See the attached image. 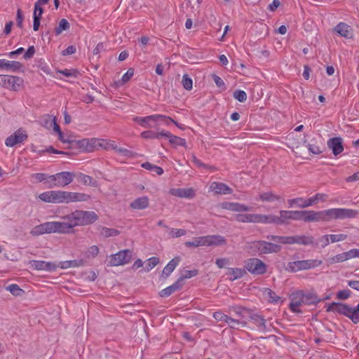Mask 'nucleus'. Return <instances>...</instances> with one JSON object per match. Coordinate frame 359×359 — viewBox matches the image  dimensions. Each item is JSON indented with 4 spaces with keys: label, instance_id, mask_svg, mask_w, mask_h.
Here are the masks:
<instances>
[{
    "label": "nucleus",
    "instance_id": "63",
    "mask_svg": "<svg viewBox=\"0 0 359 359\" xmlns=\"http://www.w3.org/2000/svg\"><path fill=\"white\" fill-rule=\"evenodd\" d=\"M313 210H304V220L306 222H313Z\"/></svg>",
    "mask_w": 359,
    "mask_h": 359
},
{
    "label": "nucleus",
    "instance_id": "14",
    "mask_svg": "<svg viewBox=\"0 0 359 359\" xmlns=\"http://www.w3.org/2000/svg\"><path fill=\"white\" fill-rule=\"evenodd\" d=\"M290 309L294 313H301L300 306L305 304L304 293L302 291H296L290 297Z\"/></svg>",
    "mask_w": 359,
    "mask_h": 359
},
{
    "label": "nucleus",
    "instance_id": "58",
    "mask_svg": "<svg viewBox=\"0 0 359 359\" xmlns=\"http://www.w3.org/2000/svg\"><path fill=\"white\" fill-rule=\"evenodd\" d=\"M78 181L86 185H88L91 184L92 178L88 175L80 173L78 176Z\"/></svg>",
    "mask_w": 359,
    "mask_h": 359
},
{
    "label": "nucleus",
    "instance_id": "50",
    "mask_svg": "<svg viewBox=\"0 0 359 359\" xmlns=\"http://www.w3.org/2000/svg\"><path fill=\"white\" fill-rule=\"evenodd\" d=\"M170 142L178 145V146H183L184 147L186 145V140L183 138H181L180 137L175 136L172 135L170 136V138L169 140Z\"/></svg>",
    "mask_w": 359,
    "mask_h": 359
},
{
    "label": "nucleus",
    "instance_id": "49",
    "mask_svg": "<svg viewBox=\"0 0 359 359\" xmlns=\"http://www.w3.org/2000/svg\"><path fill=\"white\" fill-rule=\"evenodd\" d=\"M233 96L241 102H243L247 100V94L244 90H236L233 92Z\"/></svg>",
    "mask_w": 359,
    "mask_h": 359
},
{
    "label": "nucleus",
    "instance_id": "46",
    "mask_svg": "<svg viewBox=\"0 0 359 359\" xmlns=\"http://www.w3.org/2000/svg\"><path fill=\"white\" fill-rule=\"evenodd\" d=\"M228 310L229 312L232 311L238 317H243L244 312L246 311V309L239 305H232L229 306Z\"/></svg>",
    "mask_w": 359,
    "mask_h": 359
},
{
    "label": "nucleus",
    "instance_id": "16",
    "mask_svg": "<svg viewBox=\"0 0 359 359\" xmlns=\"http://www.w3.org/2000/svg\"><path fill=\"white\" fill-rule=\"evenodd\" d=\"M27 137V133L22 128H20L6 139L5 144L8 147H15L25 141Z\"/></svg>",
    "mask_w": 359,
    "mask_h": 359
},
{
    "label": "nucleus",
    "instance_id": "27",
    "mask_svg": "<svg viewBox=\"0 0 359 359\" xmlns=\"http://www.w3.org/2000/svg\"><path fill=\"white\" fill-rule=\"evenodd\" d=\"M245 271L241 268H229L226 272V276L230 280H235L242 278L245 274Z\"/></svg>",
    "mask_w": 359,
    "mask_h": 359
},
{
    "label": "nucleus",
    "instance_id": "44",
    "mask_svg": "<svg viewBox=\"0 0 359 359\" xmlns=\"http://www.w3.org/2000/svg\"><path fill=\"white\" fill-rule=\"evenodd\" d=\"M6 289L15 296H20L22 294V293H24L23 290L21 289L17 284H11L7 286Z\"/></svg>",
    "mask_w": 359,
    "mask_h": 359
},
{
    "label": "nucleus",
    "instance_id": "20",
    "mask_svg": "<svg viewBox=\"0 0 359 359\" xmlns=\"http://www.w3.org/2000/svg\"><path fill=\"white\" fill-rule=\"evenodd\" d=\"M222 209L231 210L233 212H248L251 209L249 206L239 203L223 202L220 204Z\"/></svg>",
    "mask_w": 359,
    "mask_h": 359
},
{
    "label": "nucleus",
    "instance_id": "61",
    "mask_svg": "<svg viewBox=\"0 0 359 359\" xmlns=\"http://www.w3.org/2000/svg\"><path fill=\"white\" fill-rule=\"evenodd\" d=\"M43 13V10L42 7L39 6L38 5H34L33 19H35V18H36L39 20H41Z\"/></svg>",
    "mask_w": 359,
    "mask_h": 359
},
{
    "label": "nucleus",
    "instance_id": "30",
    "mask_svg": "<svg viewBox=\"0 0 359 359\" xmlns=\"http://www.w3.org/2000/svg\"><path fill=\"white\" fill-rule=\"evenodd\" d=\"M294 240V244L311 245L314 243V238L312 236L296 235Z\"/></svg>",
    "mask_w": 359,
    "mask_h": 359
},
{
    "label": "nucleus",
    "instance_id": "32",
    "mask_svg": "<svg viewBox=\"0 0 359 359\" xmlns=\"http://www.w3.org/2000/svg\"><path fill=\"white\" fill-rule=\"evenodd\" d=\"M180 259L179 257H175L171 259L167 265L164 267L163 270L162 275L165 277L169 276L171 273L175 270L176 266L179 264Z\"/></svg>",
    "mask_w": 359,
    "mask_h": 359
},
{
    "label": "nucleus",
    "instance_id": "26",
    "mask_svg": "<svg viewBox=\"0 0 359 359\" xmlns=\"http://www.w3.org/2000/svg\"><path fill=\"white\" fill-rule=\"evenodd\" d=\"M257 223L278 225V215L257 214Z\"/></svg>",
    "mask_w": 359,
    "mask_h": 359
},
{
    "label": "nucleus",
    "instance_id": "36",
    "mask_svg": "<svg viewBox=\"0 0 359 359\" xmlns=\"http://www.w3.org/2000/svg\"><path fill=\"white\" fill-rule=\"evenodd\" d=\"M328 198L326 194L318 193L307 199L308 207L312 206L318 202H324Z\"/></svg>",
    "mask_w": 359,
    "mask_h": 359
},
{
    "label": "nucleus",
    "instance_id": "19",
    "mask_svg": "<svg viewBox=\"0 0 359 359\" xmlns=\"http://www.w3.org/2000/svg\"><path fill=\"white\" fill-rule=\"evenodd\" d=\"M169 193L179 198H184L188 199H191L195 197L196 191L193 188H177V189H171L169 191Z\"/></svg>",
    "mask_w": 359,
    "mask_h": 359
},
{
    "label": "nucleus",
    "instance_id": "4",
    "mask_svg": "<svg viewBox=\"0 0 359 359\" xmlns=\"http://www.w3.org/2000/svg\"><path fill=\"white\" fill-rule=\"evenodd\" d=\"M327 311H334L343 314L350 318L351 321L357 324L359 323V304L354 308L340 302H332L329 304Z\"/></svg>",
    "mask_w": 359,
    "mask_h": 359
},
{
    "label": "nucleus",
    "instance_id": "56",
    "mask_svg": "<svg viewBox=\"0 0 359 359\" xmlns=\"http://www.w3.org/2000/svg\"><path fill=\"white\" fill-rule=\"evenodd\" d=\"M60 73L65 76L67 77H76L79 74V72L76 69H65L63 70L60 71Z\"/></svg>",
    "mask_w": 359,
    "mask_h": 359
},
{
    "label": "nucleus",
    "instance_id": "55",
    "mask_svg": "<svg viewBox=\"0 0 359 359\" xmlns=\"http://www.w3.org/2000/svg\"><path fill=\"white\" fill-rule=\"evenodd\" d=\"M212 316L217 321H224L225 323L227 322L228 318L229 317V316L224 314L220 311H215L213 313Z\"/></svg>",
    "mask_w": 359,
    "mask_h": 359
},
{
    "label": "nucleus",
    "instance_id": "48",
    "mask_svg": "<svg viewBox=\"0 0 359 359\" xmlns=\"http://www.w3.org/2000/svg\"><path fill=\"white\" fill-rule=\"evenodd\" d=\"M230 327L236 329L238 328L239 325L242 327L245 326L246 323L243 321H241L237 319L232 318L229 317L227 322L226 323Z\"/></svg>",
    "mask_w": 359,
    "mask_h": 359
},
{
    "label": "nucleus",
    "instance_id": "47",
    "mask_svg": "<svg viewBox=\"0 0 359 359\" xmlns=\"http://www.w3.org/2000/svg\"><path fill=\"white\" fill-rule=\"evenodd\" d=\"M182 84L184 88L187 90H190L193 88L192 79L187 74H184L182 76Z\"/></svg>",
    "mask_w": 359,
    "mask_h": 359
},
{
    "label": "nucleus",
    "instance_id": "1",
    "mask_svg": "<svg viewBox=\"0 0 359 359\" xmlns=\"http://www.w3.org/2000/svg\"><path fill=\"white\" fill-rule=\"evenodd\" d=\"M64 222H57L60 233H67L78 226H86L94 223L98 218L93 211L75 210L61 217Z\"/></svg>",
    "mask_w": 359,
    "mask_h": 359
},
{
    "label": "nucleus",
    "instance_id": "12",
    "mask_svg": "<svg viewBox=\"0 0 359 359\" xmlns=\"http://www.w3.org/2000/svg\"><path fill=\"white\" fill-rule=\"evenodd\" d=\"M252 246L256 248L257 251L261 254L278 252L281 249L280 245L264 241H255L252 243Z\"/></svg>",
    "mask_w": 359,
    "mask_h": 359
},
{
    "label": "nucleus",
    "instance_id": "53",
    "mask_svg": "<svg viewBox=\"0 0 359 359\" xmlns=\"http://www.w3.org/2000/svg\"><path fill=\"white\" fill-rule=\"evenodd\" d=\"M348 236L346 234L340 233V234H330V242L331 243H337L339 241H343L347 238Z\"/></svg>",
    "mask_w": 359,
    "mask_h": 359
},
{
    "label": "nucleus",
    "instance_id": "2",
    "mask_svg": "<svg viewBox=\"0 0 359 359\" xmlns=\"http://www.w3.org/2000/svg\"><path fill=\"white\" fill-rule=\"evenodd\" d=\"M358 212L348 208H330L320 211H313V222H328L332 219L354 218Z\"/></svg>",
    "mask_w": 359,
    "mask_h": 359
},
{
    "label": "nucleus",
    "instance_id": "10",
    "mask_svg": "<svg viewBox=\"0 0 359 359\" xmlns=\"http://www.w3.org/2000/svg\"><path fill=\"white\" fill-rule=\"evenodd\" d=\"M31 234L33 236H39L44 233H60V230L57 221L46 222L39 225L34 226L32 231Z\"/></svg>",
    "mask_w": 359,
    "mask_h": 359
},
{
    "label": "nucleus",
    "instance_id": "40",
    "mask_svg": "<svg viewBox=\"0 0 359 359\" xmlns=\"http://www.w3.org/2000/svg\"><path fill=\"white\" fill-rule=\"evenodd\" d=\"M109 142H111L113 143V145L112 146H110L108 147V149H113L116 152L124 156H132V151L127 149H125V148H119L118 147V146L116 145V142L114 141H112V140H109Z\"/></svg>",
    "mask_w": 359,
    "mask_h": 359
},
{
    "label": "nucleus",
    "instance_id": "24",
    "mask_svg": "<svg viewBox=\"0 0 359 359\" xmlns=\"http://www.w3.org/2000/svg\"><path fill=\"white\" fill-rule=\"evenodd\" d=\"M22 67V64L18 61H10L5 59L0 60V69L15 72Z\"/></svg>",
    "mask_w": 359,
    "mask_h": 359
},
{
    "label": "nucleus",
    "instance_id": "18",
    "mask_svg": "<svg viewBox=\"0 0 359 359\" xmlns=\"http://www.w3.org/2000/svg\"><path fill=\"white\" fill-rule=\"evenodd\" d=\"M334 32L337 33L340 36L348 39H353L354 35L353 28L345 22H339L337 24L334 28Z\"/></svg>",
    "mask_w": 359,
    "mask_h": 359
},
{
    "label": "nucleus",
    "instance_id": "6",
    "mask_svg": "<svg viewBox=\"0 0 359 359\" xmlns=\"http://www.w3.org/2000/svg\"><path fill=\"white\" fill-rule=\"evenodd\" d=\"M321 264L322 261L318 259L294 261L287 264L286 269L290 272H297L317 267Z\"/></svg>",
    "mask_w": 359,
    "mask_h": 359
},
{
    "label": "nucleus",
    "instance_id": "64",
    "mask_svg": "<svg viewBox=\"0 0 359 359\" xmlns=\"http://www.w3.org/2000/svg\"><path fill=\"white\" fill-rule=\"evenodd\" d=\"M348 259L359 258V249H351L347 251Z\"/></svg>",
    "mask_w": 359,
    "mask_h": 359
},
{
    "label": "nucleus",
    "instance_id": "7",
    "mask_svg": "<svg viewBox=\"0 0 359 359\" xmlns=\"http://www.w3.org/2000/svg\"><path fill=\"white\" fill-rule=\"evenodd\" d=\"M81 145L87 151H93L100 148L108 150V147L113 145V143L107 140L99 138L83 139L81 142Z\"/></svg>",
    "mask_w": 359,
    "mask_h": 359
},
{
    "label": "nucleus",
    "instance_id": "23",
    "mask_svg": "<svg viewBox=\"0 0 359 359\" xmlns=\"http://www.w3.org/2000/svg\"><path fill=\"white\" fill-rule=\"evenodd\" d=\"M328 147L332 149L334 155L337 156L344 151L342 139L341 137H333L327 142Z\"/></svg>",
    "mask_w": 359,
    "mask_h": 359
},
{
    "label": "nucleus",
    "instance_id": "43",
    "mask_svg": "<svg viewBox=\"0 0 359 359\" xmlns=\"http://www.w3.org/2000/svg\"><path fill=\"white\" fill-rule=\"evenodd\" d=\"M159 262V259L156 257H152L148 259L146 262V265L144 266L145 271H149L153 268H154Z\"/></svg>",
    "mask_w": 359,
    "mask_h": 359
},
{
    "label": "nucleus",
    "instance_id": "38",
    "mask_svg": "<svg viewBox=\"0 0 359 359\" xmlns=\"http://www.w3.org/2000/svg\"><path fill=\"white\" fill-rule=\"evenodd\" d=\"M346 260H348L347 252H342L340 254H338L337 255H334L333 257H331L327 259V263L330 264L344 262Z\"/></svg>",
    "mask_w": 359,
    "mask_h": 359
},
{
    "label": "nucleus",
    "instance_id": "45",
    "mask_svg": "<svg viewBox=\"0 0 359 359\" xmlns=\"http://www.w3.org/2000/svg\"><path fill=\"white\" fill-rule=\"evenodd\" d=\"M119 234V231L114 229L103 227L101 230V235L105 238L116 236Z\"/></svg>",
    "mask_w": 359,
    "mask_h": 359
},
{
    "label": "nucleus",
    "instance_id": "34",
    "mask_svg": "<svg viewBox=\"0 0 359 359\" xmlns=\"http://www.w3.org/2000/svg\"><path fill=\"white\" fill-rule=\"evenodd\" d=\"M269 240L274 242L280 243L283 244H294V236H267Z\"/></svg>",
    "mask_w": 359,
    "mask_h": 359
},
{
    "label": "nucleus",
    "instance_id": "5",
    "mask_svg": "<svg viewBox=\"0 0 359 359\" xmlns=\"http://www.w3.org/2000/svg\"><path fill=\"white\" fill-rule=\"evenodd\" d=\"M226 244L225 238L219 235L204 236L194 238L192 241L185 243L187 248H198L200 246L222 245Z\"/></svg>",
    "mask_w": 359,
    "mask_h": 359
},
{
    "label": "nucleus",
    "instance_id": "13",
    "mask_svg": "<svg viewBox=\"0 0 359 359\" xmlns=\"http://www.w3.org/2000/svg\"><path fill=\"white\" fill-rule=\"evenodd\" d=\"M132 257V251L130 250H123L116 254L111 255L110 266L124 265L130 262Z\"/></svg>",
    "mask_w": 359,
    "mask_h": 359
},
{
    "label": "nucleus",
    "instance_id": "39",
    "mask_svg": "<svg viewBox=\"0 0 359 359\" xmlns=\"http://www.w3.org/2000/svg\"><path fill=\"white\" fill-rule=\"evenodd\" d=\"M142 167L151 172H155L158 175H161L163 173V170L162 168L156 165H153L149 162L143 163L142 164Z\"/></svg>",
    "mask_w": 359,
    "mask_h": 359
},
{
    "label": "nucleus",
    "instance_id": "59",
    "mask_svg": "<svg viewBox=\"0 0 359 359\" xmlns=\"http://www.w3.org/2000/svg\"><path fill=\"white\" fill-rule=\"evenodd\" d=\"M351 292L348 289L339 290L337 294V297L339 299H347L351 296Z\"/></svg>",
    "mask_w": 359,
    "mask_h": 359
},
{
    "label": "nucleus",
    "instance_id": "60",
    "mask_svg": "<svg viewBox=\"0 0 359 359\" xmlns=\"http://www.w3.org/2000/svg\"><path fill=\"white\" fill-rule=\"evenodd\" d=\"M134 75V69L129 68L128 71L122 76L121 81L123 83L128 82Z\"/></svg>",
    "mask_w": 359,
    "mask_h": 359
},
{
    "label": "nucleus",
    "instance_id": "57",
    "mask_svg": "<svg viewBox=\"0 0 359 359\" xmlns=\"http://www.w3.org/2000/svg\"><path fill=\"white\" fill-rule=\"evenodd\" d=\"M292 220H304V210H291Z\"/></svg>",
    "mask_w": 359,
    "mask_h": 359
},
{
    "label": "nucleus",
    "instance_id": "41",
    "mask_svg": "<svg viewBox=\"0 0 359 359\" xmlns=\"http://www.w3.org/2000/svg\"><path fill=\"white\" fill-rule=\"evenodd\" d=\"M70 27L69 23L66 19H61L59 21L58 25L55 29L56 35H60L63 31L69 29Z\"/></svg>",
    "mask_w": 359,
    "mask_h": 359
},
{
    "label": "nucleus",
    "instance_id": "8",
    "mask_svg": "<svg viewBox=\"0 0 359 359\" xmlns=\"http://www.w3.org/2000/svg\"><path fill=\"white\" fill-rule=\"evenodd\" d=\"M89 198L85 194L58 190V203L85 201Z\"/></svg>",
    "mask_w": 359,
    "mask_h": 359
},
{
    "label": "nucleus",
    "instance_id": "54",
    "mask_svg": "<svg viewBox=\"0 0 359 359\" xmlns=\"http://www.w3.org/2000/svg\"><path fill=\"white\" fill-rule=\"evenodd\" d=\"M306 147L309 152L313 154L318 155L322 153L321 148L316 144L309 143L306 145Z\"/></svg>",
    "mask_w": 359,
    "mask_h": 359
},
{
    "label": "nucleus",
    "instance_id": "17",
    "mask_svg": "<svg viewBox=\"0 0 359 359\" xmlns=\"http://www.w3.org/2000/svg\"><path fill=\"white\" fill-rule=\"evenodd\" d=\"M29 267L36 271H55V262H45L43 260H31L28 263Z\"/></svg>",
    "mask_w": 359,
    "mask_h": 359
},
{
    "label": "nucleus",
    "instance_id": "3",
    "mask_svg": "<svg viewBox=\"0 0 359 359\" xmlns=\"http://www.w3.org/2000/svg\"><path fill=\"white\" fill-rule=\"evenodd\" d=\"M133 120L143 128H151L158 126L161 122H164L165 125L170 123H174L176 126L177 123L169 116L163 114H153L147 116H135Z\"/></svg>",
    "mask_w": 359,
    "mask_h": 359
},
{
    "label": "nucleus",
    "instance_id": "62",
    "mask_svg": "<svg viewBox=\"0 0 359 359\" xmlns=\"http://www.w3.org/2000/svg\"><path fill=\"white\" fill-rule=\"evenodd\" d=\"M170 234L174 238H178L186 234V231L181 229H172L170 231Z\"/></svg>",
    "mask_w": 359,
    "mask_h": 359
},
{
    "label": "nucleus",
    "instance_id": "9",
    "mask_svg": "<svg viewBox=\"0 0 359 359\" xmlns=\"http://www.w3.org/2000/svg\"><path fill=\"white\" fill-rule=\"evenodd\" d=\"M23 85V79L11 75H0V86L13 91H18Z\"/></svg>",
    "mask_w": 359,
    "mask_h": 359
},
{
    "label": "nucleus",
    "instance_id": "15",
    "mask_svg": "<svg viewBox=\"0 0 359 359\" xmlns=\"http://www.w3.org/2000/svg\"><path fill=\"white\" fill-rule=\"evenodd\" d=\"M74 174L71 172H60L51 175V178L56 181L54 185L57 187H64L72 182Z\"/></svg>",
    "mask_w": 359,
    "mask_h": 359
},
{
    "label": "nucleus",
    "instance_id": "42",
    "mask_svg": "<svg viewBox=\"0 0 359 359\" xmlns=\"http://www.w3.org/2000/svg\"><path fill=\"white\" fill-rule=\"evenodd\" d=\"M306 304H316L321 301L318 297L314 293L304 294Z\"/></svg>",
    "mask_w": 359,
    "mask_h": 359
},
{
    "label": "nucleus",
    "instance_id": "51",
    "mask_svg": "<svg viewBox=\"0 0 359 359\" xmlns=\"http://www.w3.org/2000/svg\"><path fill=\"white\" fill-rule=\"evenodd\" d=\"M140 136L144 139H158L159 137V135L152 130H145L143 131Z\"/></svg>",
    "mask_w": 359,
    "mask_h": 359
},
{
    "label": "nucleus",
    "instance_id": "33",
    "mask_svg": "<svg viewBox=\"0 0 359 359\" xmlns=\"http://www.w3.org/2000/svg\"><path fill=\"white\" fill-rule=\"evenodd\" d=\"M289 208H308L307 199L302 197H298L292 199L287 200Z\"/></svg>",
    "mask_w": 359,
    "mask_h": 359
},
{
    "label": "nucleus",
    "instance_id": "22",
    "mask_svg": "<svg viewBox=\"0 0 359 359\" xmlns=\"http://www.w3.org/2000/svg\"><path fill=\"white\" fill-rule=\"evenodd\" d=\"M38 198L45 203H58V190L44 191L40 194Z\"/></svg>",
    "mask_w": 359,
    "mask_h": 359
},
{
    "label": "nucleus",
    "instance_id": "52",
    "mask_svg": "<svg viewBox=\"0 0 359 359\" xmlns=\"http://www.w3.org/2000/svg\"><path fill=\"white\" fill-rule=\"evenodd\" d=\"M98 247L97 245H93L88 249L86 255L88 258H94L98 255Z\"/></svg>",
    "mask_w": 359,
    "mask_h": 359
},
{
    "label": "nucleus",
    "instance_id": "11",
    "mask_svg": "<svg viewBox=\"0 0 359 359\" xmlns=\"http://www.w3.org/2000/svg\"><path fill=\"white\" fill-rule=\"evenodd\" d=\"M245 266L247 270L255 275H262L266 271V265L258 258H250L245 261Z\"/></svg>",
    "mask_w": 359,
    "mask_h": 359
},
{
    "label": "nucleus",
    "instance_id": "28",
    "mask_svg": "<svg viewBox=\"0 0 359 359\" xmlns=\"http://www.w3.org/2000/svg\"><path fill=\"white\" fill-rule=\"evenodd\" d=\"M250 320L259 331L265 332L266 330V320L263 316L258 314H252L250 316Z\"/></svg>",
    "mask_w": 359,
    "mask_h": 359
},
{
    "label": "nucleus",
    "instance_id": "25",
    "mask_svg": "<svg viewBox=\"0 0 359 359\" xmlns=\"http://www.w3.org/2000/svg\"><path fill=\"white\" fill-rule=\"evenodd\" d=\"M149 205V198L147 196H141L130 203V208L133 210H142L147 208Z\"/></svg>",
    "mask_w": 359,
    "mask_h": 359
},
{
    "label": "nucleus",
    "instance_id": "37",
    "mask_svg": "<svg viewBox=\"0 0 359 359\" xmlns=\"http://www.w3.org/2000/svg\"><path fill=\"white\" fill-rule=\"evenodd\" d=\"M288 220H292L291 210H280L278 216V225L286 224Z\"/></svg>",
    "mask_w": 359,
    "mask_h": 359
},
{
    "label": "nucleus",
    "instance_id": "21",
    "mask_svg": "<svg viewBox=\"0 0 359 359\" xmlns=\"http://www.w3.org/2000/svg\"><path fill=\"white\" fill-rule=\"evenodd\" d=\"M210 190L214 191L215 194H229L233 190L226 184L218 182H213L210 185Z\"/></svg>",
    "mask_w": 359,
    "mask_h": 359
},
{
    "label": "nucleus",
    "instance_id": "29",
    "mask_svg": "<svg viewBox=\"0 0 359 359\" xmlns=\"http://www.w3.org/2000/svg\"><path fill=\"white\" fill-rule=\"evenodd\" d=\"M282 198L280 196L274 194L272 191L263 192L259 194V200L263 202L273 203L275 201H281Z\"/></svg>",
    "mask_w": 359,
    "mask_h": 359
},
{
    "label": "nucleus",
    "instance_id": "35",
    "mask_svg": "<svg viewBox=\"0 0 359 359\" xmlns=\"http://www.w3.org/2000/svg\"><path fill=\"white\" fill-rule=\"evenodd\" d=\"M181 284L180 283V280L175 283H174L172 285L167 287L166 288L162 290L160 292V296L162 297H167L170 295H171L173 292L175 291L180 290L181 288Z\"/></svg>",
    "mask_w": 359,
    "mask_h": 359
},
{
    "label": "nucleus",
    "instance_id": "31",
    "mask_svg": "<svg viewBox=\"0 0 359 359\" xmlns=\"http://www.w3.org/2000/svg\"><path fill=\"white\" fill-rule=\"evenodd\" d=\"M235 219L243 223H257V214H238Z\"/></svg>",
    "mask_w": 359,
    "mask_h": 359
}]
</instances>
